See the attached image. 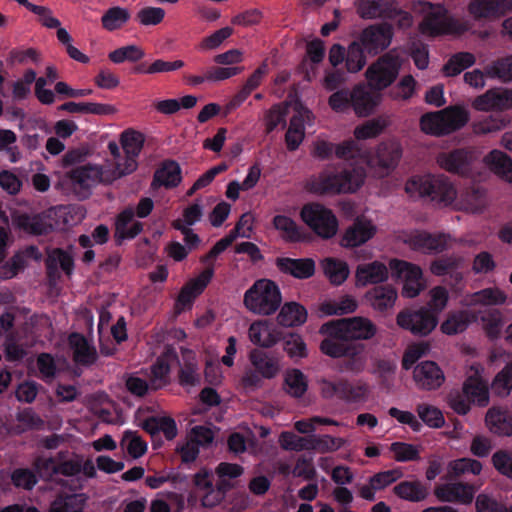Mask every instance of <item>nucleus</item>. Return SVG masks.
Returning <instances> with one entry per match:
<instances>
[{
  "label": "nucleus",
  "mask_w": 512,
  "mask_h": 512,
  "mask_svg": "<svg viewBox=\"0 0 512 512\" xmlns=\"http://www.w3.org/2000/svg\"><path fill=\"white\" fill-rule=\"evenodd\" d=\"M365 178L366 172L361 166H338L312 177L307 182V188L319 195L354 193L363 185Z\"/></svg>",
  "instance_id": "1"
},
{
  "label": "nucleus",
  "mask_w": 512,
  "mask_h": 512,
  "mask_svg": "<svg viewBox=\"0 0 512 512\" xmlns=\"http://www.w3.org/2000/svg\"><path fill=\"white\" fill-rule=\"evenodd\" d=\"M405 191L441 206H448L457 198L454 184L444 174L413 176L406 182Z\"/></svg>",
  "instance_id": "2"
},
{
  "label": "nucleus",
  "mask_w": 512,
  "mask_h": 512,
  "mask_svg": "<svg viewBox=\"0 0 512 512\" xmlns=\"http://www.w3.org/2000/svg\"><path fill=\"white\" fill-rule=\"evenodd\" d=\"M421 12L424 13L419 29L423 35L438 37L442 35H462L470 28L465 21L451 16L441 4L419 2Z\"/></svg>",
  "instance_id": "3"
},
{
  "label": "nucleus",
  "mask_w": 512,
  "mask_h": 512,
  "mask_svg": "<svg viewBox=\"0 0 512 512\" xmlns=\"http://www.w3.org/2000/svg\"><path fill=\"white\" fill-rule=\"evenodd\" d=\"M320 332L327 335L320 344V350L323 354L332 358H345V370L360 372L363 369V345L349 341L343 333L332 334V330L326 327V323L321 326Z\"/></svg>",
  "instance_id": "4"
},
{
  "label": "nucleus",
  "mask_w": 512,
  "mask_h": 512,
  "mask_svg": "<svg viewBox=\"0 0 512 512\" xmlns=\"http://www.w3.org/2000/svg\"><path fill=\"white\" fill-rule=\"evenodd\" d=\"M282 296L278 285L269 279H259L245 292V307L259 315H271L281 305Z\"/></svg>",
  "instance_id": "5"
},
{
  "label": "nucleus",
  "mask_w": 512,
  "mask_h": 512,
  "mask_svg": "<svg viewBox=\"0 0 512 512\" xmlns=\"http://www.w3.org/2000/svg\"><path fill=\"white\" fill-rule=\"evenodd\" d=\"M252 368H246L241 378V385L248 390H257L263 385V379H273L280 372L279 359L261 349H252L249 353Z\"/></svg>",
  "instance_id": "6"
},
{
  "label": "nucleus",
  "mask_w": 512,
  "mask_h": 512,
  "mask_svg": "<svg viewBox=\"0 0 512 512\" xmlns=\"http://www.w3.org/2000/svg\"><path fill=\"white\" fill-rule=\"evenodd\" d=\"M401 64L399 55L393 51L380 56L365 72L370 89L380 93L389 87L396 80Z\"/></svg>",
  "instance_id": "7"
},
{
  "label": "nucleus",
  "mask_w": 512,
  "mask_h": 512,
  "mask_svg": "<svg viewBox=\"0 0 512 512\" xmlns=\"http://www.w3.org/2000/svg\"><path fill=\"white\" fill-rule=\"evenodd\" d=\"M300 216L303 222L323 239L332 238L338 231V220L335 214L320 203L305 204Z\"/></svg>",
  "instance_id": "8"
},
{
  "label": "nucleus",
  "mask_w": 512,
  "mask_h": 512,
  "mask_svg": "<svg viewBox=\"0 0 512 512\" xmlns=\"http://www.w3.org/2000/svg\"><path fill=\"white\" fill-rule=\"evenodd\" d=\"M397 325L414 336H428L438 325V317L431 309L421 306L405 308L396 316Z\"/></svg>",
  "instance_id": "9"
},
{
  "label": "nucleus",
  "mask_w": 512,
  "mask_h": 512,
  "mask_svg": "<svg viewBox=\"0 0 512 512\" xmlns=\"http://www.w3.org/2000/svg\"><path fill=\"white\" fill-rule=\"evenodd\" d=\"M320 392L323 398H337L346 403H358L366 400L369 389L365 383H352L345 378L319 380Z\"/></svg>",
  "instance_id": "10"
},
{
  "label": "nucleus",
  "mask_w": 512,
  "mask_h": 512,
  "mask_svg": "<svg viewBox=\"0 0 512 512\" xmlns=\"http://www.w3.org/2000/svg\"><path fill=\"white\" fill-rule=\"evenodd\" d=\"M394 29L392 24L381 22L365 27L355 39L370 56H377L392 43Z\"/></svg>",
  "instance_id": "11"
},
{
  "label": "nucleus",
  "mask_w": 512,
  "mask_h": 512,
  "mask_svg": "<svg viewBox=\"0 0 512 512\" xmlns=\"http://www.w3.org/2000/svg\"><path fill=\"white\" fill-rule=\"evenodd\" d=\"M108 172L106 167L85 165L72 169L67 176L78 197L86 199L91 194V188L97 183H110Z\"/></svg>",
  "instance_id": "12"
},
{
  "label": "nucleus",
  "mask_w": 512,
  "mask_h": 512,
  "mask_svg": "<svg viewBox=\"0 0 512 512\" xmlns=\"http://www.w3.org/2000/svg\"><path fill=\"white\" fill-rule=\"evenodd\" d=\"M326 327L332 330V334L343 333L351 342L355 340H370L377 333V326L368 318L354 316L332 320L326 323Z\"/></svg>",
  "instance_id": "13"
},
{
  "label": "nucleus",
  "mask_w": 512,
  "mask_h": 512,
  "mask_svg": "<svg viewBox=\"0 0 512 512\" xmlns=\"http://www.w3.org/2000/svg\"><path fill=\"white\" fill-rule=\"evenodd\" d=\"M449 236L444 233L431 234L415 230L404 236V243L411 249L423 253H440L446 250Z\"/></svg>",
  "instance_id": "14"
},
{
  "label": "nucleus",
  "mask_w": 512,
  "mask_h": 512,
  "mask_svg": "<svg viewBox=\"0 0 512 512\" xmlns=\"http://www.w3.org/2000/svg\"><path fill=\"white\" fill-rule=\"evenodd\" d=\"M472 160V152L464 148L443 152L437 157V163L442 169L461 176H467L470 173Z\"/></svg>",
  "instance_id": "15"
},
{
  "label": "nucleus",
  "mask_w": 512,
  "mask_h": 512,
  "mask_svg": "<svg viewBox=\"0 0 512 512\" xmlns=\"http://www.w3.org/2000/svg\"><path fill=\"white\" fill-rule=\"evenodd\" d=\"M475 487L469 483H446L434 489L438 500L449 503L470 504L474 499Z\"/></svg>",
  "instance_id": "16"
},
{
  "label": "nucleus",
  "mask_w": 512,
  "mask_h": 512,
  "mask_svg": "<svg viewBox=\"0 0 512 512\" xmlns=\"http://www.w3.org/2000/svg\"><path fill=\"white\" fill-rule=\"evenodd\" d=\"M413 378L420 389L428 391L440 388L445 381L443 371L433 361H423L416 365Z\"/></svg>",
  "instance_id": "17"
},
{
  "label": "nucleus",
  "mask_w": 512,
  "mask_h": 512,
  "mask_svg": "<svg viewBox=\"0 0 512 512\" xmlns=\"http://www.w3.org/2000/svg\"><path fill=\"white\" fill-rule=\"evenodd\" d=\"M13 221L20 231L29 235H47L54 230V225L45 212L37 214L21 213L14 217Z\"/></svg>",
  "instance_id": "18"
},
{
  "label": "nucleus",
  "mask_w": 512,
  "mask_h": 512,
  "mask_svg": "<svg viewBox=\"0 0 512 512\" xmlns=\"http://www.w3.org/2000/svg\"><path fill=\"white\" fill-rule=\"evenodd\" d=\"M313 120V114L307 108L301 107L291 117L289 127L285 134V143L289 151H295L299 148L305 138V123L310 124Z\"/></svg>",
  "instance_id": "19"
},
{
  "label": "nucleus",
  "mask_w": 512,
  "mask_h": 512,
  "mask_svg": "<svg viewBox=\"0 0 512 512\" xmlns=\"http://www.w3.org/2000/svg\"><path fill=\"white\" fill-rule=\"evenodd\" d=\"M512 11V0H472L468 12L475 20L496 18Z\"/></svg>",
  "instance_id": "20"
},
{
  "label": "nucleus",
  "mask_w": 512,
  "mask_h": 512,
  "mask_svg": "<svg viewBox=\"0 0 512 512\" xmlns=\"http://www.w3.org/2000/svg\"><path fill=\"white\" fill-rule=\"evenodd\" d=\"M472 106L479 111H502L509 109L512 107V90L490 89L484 94L477 96Z\"/></svg>",
  "instance_id": "21"
},
{
  "label": "nucleus",
  "mask_w": 512,
  "mask_h": 512,
  "mask_svg": "<svg viewBox=\"0 0 512 512\" xmlns=\"http://www.w3.org/2000/svg\"><path fill=\"white\" fill-rule=\"evenodd\" d=\"M389 277V271L380 261L359 264L355 271V284L357 287L376 285L385 282Z\"/></svg>",
  "instance_id": "22"
},
{
  "label": "nucleus",
  "mask_w": 512,
  "mask_h": 512,
  "mask_svg": "<svg viewBox=\"0 0 512 512\" xmlns=\"http://www.w3.org/2000/svg\"><path fill=\"white\" fill-rule=\"evenodd\" d=\"M397 297V290L390 284L374 286L364 295L366 303L378 312H386L392 309Z\"/></svg>",
  "instance_id": "23"
},
{
  "label": "nucleus",
  "mask_w": 512,
  "mask_h": 512,
  "mask_svg": "<svg viewBox=\"0 0 512 512\" xmlns=\"http://www.w3.org/2000/svg\"><path fill=\"white\" fill-rule=\"evenodd\" d=\"M375 233L376 227L370 221L357 219L346 229L340 244L345 248L358 247L370 240Z\"/></svg>",
  "instance_id": "24"
},
{
  "label": "nucleus",
  "mask_w": 512,
  "mask_h": 512,
  "mask_svg": "<svg viewBox=\"0 0 512 512\" xmlns=\"http://www.w3.org/2000/svg\"><path fill=\"white\" fill-rule=\"evenodd\" d=\"M275 264L279 271L297 279H308L315 273V262L311 258L278 257Z\"/></svg>",
  "instance_id": "25"
},
{
  "label": "nucleus",
  "mask_w": 512,
  "mask_h": 512,
  "mask_svg": "<svg viewBox=\"0 0 512 512\" xmlns=\"http://www.w3.org/2000/svg\"><path fill=\"white\" fill-rule=\"evenodd\" d=\"M135 218L134 207L124 208L115 220V237L118 240L133 239L143 230V223Z\"/></svg>",
  "instance_id": "26"
},
{
  "label": "nucleus",
  "mask_w": 512,
  "mask_h": 512,
  "mask_svg": "<svg viewBox=\"0 0 512 512\" xmlns=\"http://www.w3.org/2000/svg\"><path fill=\"white\" fill-rule=\"evenodd\" d=\"M380 101L381 94L375 90H368L360 84L353 88L352 109L359 117H366L372 114Z\"/></svg>",
  "instance_id": "27"
},
{
  "label": "nucleus",
  "mask_w": 512,
  "mask_h": 512,
  "mask_svg": "<svg viewBox=\"0 0 512 512\" xmlns=\"http://www.w3.org/2000/svg\"><path fill=\"white\" fill-rule=\"evenodd\" d=\"M69 344L73 350V361L82 366L93 365L98 358L96 348L89 344L83 334L72 333L69 336Z\"/></svg>",
  "instance_id": "28"
},
{
  "label": "nucleus",
  "mask_w": 512,
  "mask_h": 512,
  "mask_svg": "<svg viewBox=\"0 0 512 512\" xmlns=\"http://www.w3.org/2000/svg\"><path fill=\"white\" fill-rule=\"evenodd\" d=\"M430 486L420 480H404L393 487V493L400 499L419 503L429 496Z\"/></svg>",
  "instance_id": "29"
},
{
  "label": "nucleus",
  "mask_w": 512,
  "mask_h": 512,
  "mask_svg": "<svg viewBox=\"0 0 512 512\" xmlns=\"http://www.w3.org/2000/svg\"><path fill=\"white\" fill-rule=\"evenodd\" d=\"M282 333L267 321H256L250 325L249 338L250 341L261 347H272L282 338Z\"/></svg>",
  "instance_id": "30"
},
{
  "label": "nucleus",
  "mask_w": 512,
  "mask_h": 512,
  "mask_svg": "<svg viewBox=\"0 0 512 512\" xmlns=\"http://www.w3.org/2000/svg\"><path fill=\"white\" fill-rule=\"evenodd\" d=\"M490 432L498 436H512V414L499 407H491L485 416Z\"/></svg>",
  "instance_id": "31"
},
{
  "label": "nucleus",
  "mask_w": 512,
  "mask_h": 512,
  "mask_svg": "<svg viewBox=\"0 0 512 512\" xmlns=\"http://www.w3.org/2000/svg\"><path fill=\"white\" fill-rule=\"evenodd\" d=\"M402 156V149L395 142L381 143L376 151L374 163L383 170L384 174H389L396 168Z\"/></svg>",
  "instance_id": "32"
},
{
  "label": "nucleus",
  "mask_w": 512,
  "mask_h": 512,
  "mask_svg": "<svg viewBox=\"0 0 512 512\" xmlns=\"http://www.w3.org/2000/svg\"><path fill=\"white\" fill-rule=\"evenodd\" d=\"M394 0H356V12L365 20L386 19Z\"/></svg>",
  "instance_id": "33"
},
{
  "label": "nucleus",
  "mask_w": 512,
  "mask_h": 512,
  "mask_svg": "<svg viewBox=\"0 0 512 512\" xmlns=\"http://www.w3.org/2000/svg\"><path fill=\"white\" fill-rule=\"evenodd\" d=\"M58 266L63 270V272L70 276L74 271V258L71 252L64 250L62 248H53L48 252L46 259V268L49 276L54 275Z\"/></svg>",
  "instance_id": "34"
},
{
  "label": "nucleus",
  "mask_w": 512,
  "mask_h": 512,
  "mask_svg": "<svg viewBox=\"0 0 512 512\" xmlns=\"http://www.w3.org/2000/svg\"><path fill=\"white\" fill-rule=\"evenodd\" d=\"M320 265L324 275L328 278L330 283L335 286L343 284L350 274L348 264L337 258H324Z\"/></svg>",
  "instance_id": "35"
},
{
  "label": "nucleus",
  "mask_w": 512,
  "mask_h": 512,
  "mask_svg": "<svg viewBox=\"0 0 512 512\" xmlns=\"http://www.w3.org/2000/svg\"><path fill=\"white\" fill-rule=\"evenodd\" d=\"M306 319V309L296 302L285 303L277 316L278 324L284 327L300 326Z\"/></svg>",
  "instance_id": "36"
},
{
  "label": "nucleus",
  "mask_w": 512,
  "mask_h": 512,
  "mask_svg": "<svg viewBox=\"0 0 512 512\" xmlns=\"http://www.w3.org/2000/svg\"><path fill=\"white\" fill-rule=\"evenodd\" d=\"M84 494H59L50 504L49 512H80L86 505Z\"/></svg>",
  "instance_id": "37"
},
{
  "label": "nucleus",
  "mask_w": 512,
  "mask_h": 512,
  "mask_svg": "<svg viewBox=\"0 0 512 512\" xmlns=\"http://www.w3.org/2000/svg\"><path fill=\"white\" fill-rule=\"evenodd\" d=\"M273 225L277 230L282 232V237L285 241L296 243L306 239L302 229L288 216L276 215L273 218Z\"/></svg>",
  "instance_id": "38"
},
{
  "label": "nucleus",
  "mask_w": 512,
  "mask_h": 512,
  "mask_svg": "<svg viewBox=\"0 0 512 512\" xmlns=\"http://www.w3.org/2000/svg\"><path fill=\"white\" fill-rule=\"evenodd\" d=\"M490 169L505 180L512 181V160L500 150H492L486 157Z\"/></svg>",
  "instance_id": "39"
},
{
  "label": "nucleus",
  "mask_w": 512,
  "mask_h": 512,
  "mask_svg": "<svg viewBox=\"0 0 512 512\" xmlns=\"http://www.w3.org/2000/svg\"><path fill=\"white\" fill-rule=\"evenodd\" d=\"M446 135L464 127L469 121L467 110L460 106H449L442 109Z\"/></svg>",
  "instance_id": "40"
},
{
  "label": "nucleus",
  "mask_w": 512,
  "mask_h": 512,
  "mask_svg": "<svg viewBox=\"0 0 512 512\" xmlns=\"http://www.w3.org/2000/svg\"><path fill=\"white\" fill-rule=\"evenodd\" d=\"M468 399L480 407H485L489 403V390L487 385L478 378H468L462 388Z\"/></svg>",
  "instance_id": "41"
},
{
  "label": "nucleus",
  "mask_w": 512,
  "mask_h": 512,
  "mask_svg": "<svg viewBox=\"0 0 512 512\" xmlns=\"http://www.w3.org/2000/svg\"><path fill=\"white\" fill-rule=\"evenodd\" d=\"M283 387L291 397L300 398L306 393L308 382L301 370L291 369L285 374Z\"/></svg>",
  "instance_id": "42"
},
{
  "label": "nucleus",
  "mask_w": 512,
  "mask_h": 512,
  "mask_svg": "<svg viewBox=\"0 0 512 512\" xmlns=\"http://www.w3.org/2000/svg\"><path fill=\"white\" fill-rule=\"evenodd\" d=\"M485 190L479 185H470L460 193V200L465 209L479 212L485 205Z\"/></svg>",
  "instance_id": "43"
},
{
  "label": "nucleus",
  "mask_w": 512,
  "mask_h": 512,
  "mask_svg": "<svg viewBox=\"0 0 512 512\" xmlns=\"http://www.w3.org/2000/svg\"><path fill=\"white\" fill-rule=\"evenodd\" d=\"M392 275L402 280L423 281L421 268L410 262L392 259L389 263Z\"/></svg>",
  "instance_id": "44"
},
{
  "label": "nucleus",
  "mask_w": 512,
  "mask_h": 512,
  "mask_svg": "<svg viewBox=\"0 0 512 512\" xmlns=\"http://www.w3.org/2000/svg\"><path fill=\"white\" fill-rule=\"evenodd\" d=\"M476 58L470 52H458L453 54L443 66V72L446 76H457L463 70L473 66Z\"/></svg>",
  "instance_id": "45"
},
{
  "label": "nucleus",
  "mask_w": 512,
  "mask_h": 512,
  "mask_svg": "<svg viewBox=\"0 0 512 512\" xmlns=\"http://www.w3.org/2000/svg\"><path fill=\"white\" fill-rule=\"evenodd\" d=\"M366 51L361 47V45L353 40L346 51L345 57V67L349 73H357L361 71L366 63Z\"/></svg>",
  "instance_id": "46"
},
{
  "label": "nucleus",
  "mask_w": 512,
  "mask_h": 512,
  "mask_svg": "<svg viewBox=\"0 0 512 512\" xmlns=\"http://www.w3.org/2000/svg\"><path fill=\"white\" fill-rule=\"evenodd\" d=\"M469 323V313L465 310H461L449 313L440 328L444 334L454 335L465 331Z\"/></svg>",
  "instance_id": "47"
},
{
  "label": "nucleus",
  "mask_w": 512,
  "mask_h": 512,
  "mask_svg": "<svg viewBox=\"0 0 512 512\" xmlns=\"http://www.w3.org/2000/svg\"><path fill=\"white\" fill-rule=\"evenodd\" d=\"M481 471V462L472 458H459L448 464V474L450 478H457L467 473L479 475Z\"/></svg>",
  "instance_id": "48"
},
{
  "label": "nucleus",
  "mask_w": 512,
  "mask_h": 512,
  "mask_svg": "<svg viewBox=\"0 0 512 512\" xmlns=\"http://www.w3.org/2000/svg\"><path fill=\"white\" fill-rule=\"evenodd\" d=\"M182 180V168L179 163L174 160H162V187L174 189Z\"/></svg>",
  "instance_id": "49"
},
{
  "label": "nucleus",
  "mask_w": 512,
  "mask_h": 512,
  "mask_svg": "<svg viewBox=\"0 0 512 512\" xmlns=\"http://www.w3.org/2000/svg\"><path fill=\"white\" fill-rule=\"evenodd\" d=\"M120 446L134 459L140 458L147 451L146 442L136 432L130 430L123 433Z\"/></svg>",
  "instance_id": "50"
},
{
  "label": "nucleus",
  "mask_w": 512,
  "mask_h": 512,
  "mask_svg": "<svg viewBox=\"0 0 512 512\" xmlns=\"http://www.w3.org/2000/svg\"><path fill=\"white\" fill-rule=\"evenodd\" d=\"M10 480L14 487L31 491L39 482L37 473L33 468H15L10 474Z\"/></svg>",
  "instance_id": "51"
},
{
  "label": "nucleus",
  "mask_w": 512,
  "mask_h": 512,
  "mask_svg": "<svg viewBox=\"0 0 512 512\" xmlns=\"http://www.w3.org/2000/svg\"><path fill=\"white\" fill-rule=\"evenodd\" d=\"M442 110L436 112H429L421 116L420 127L421 130L429 135L444 136L446 135L444 121L442 118Z\"/></svg>",
  "instance_id": "52"
},
{
  "label": "nucleus",
  "mask_w": 512,
  "mask_h": 512,
  "mask_svg": "<svg viewBox=\"0 0 512 512\" xmlns=\"http://www.w3.org/2000/svg\"><path fill=\"white\" fill-rule=\"evenodd\" d=\"M214 474L212 470L203 467L193 477L195 493L201 498L204 506V497L214 490Z\"/></svg>",
  "instance_id": "53"
},
{
  "label": "nucleus",
  "mask_w": 512,
  "mask_h": 512,
  "mask_svg": "<svg viewBox=\"0 0 512 512\" xmlns=\"http://www.w3.org/2000/svg\"><path fill=\"white\" fill-rule=\"evenodd\" d=\"M489 78H497L503 82L512 80V56L498 59L485 67Z\"/></svg>",
  "instance_id": "54"
},
{
  "label": "nucleus",
  "mask_w": 512,
  "mask_h": 512,
  "mask_svg": "<svg viewBox=\"0 0 512 512\" xmlns=\"http://www.w3.org/2000/svg\"><path fill=\"white\" fill-rule=\"evenodd\" d=\"M130 19V13L127 9L121 7L109 8L102 16V26L108 31L119 29Z\"/></svg>",
  "instance_id": "55"
},
{
  "label": "nucleus",
  "mask_w": 512,
  "mask_h": 512,
  "mask_svg": "<svg viewBox=\"0 0 512 512\" xmlns=\"http://www.w3.org/2000/svg\"><path fill=\"white\" fill-rule=\"evenodd\" d=\"M459 266V259L455 256H444L435 259L431 262L430 271L436 276H444L449 273L455 274L456 280H461L462 276L460 273L455 272Z\"/></svg>",
  "instance_id": "56"
},
{
  "label": "nucleus",
  "mask_w": 512,
  "mask_h": 512,
  "mask_svg": "<svg viewBox=\"0 0 512 512\" xmlns=\"http://www.w3.org/2000/svg\"><path fill=\"white\" fill-rule=\"evenodd\" d=\"M279 443L281 448L287 451L309 450L310 435L301 437L291 431H283L279 436Z\"/></svg>",
  "instance_id": "57"
},
{
  "label": "nucleus",
  "mask_w": 512,
  "mask_h": 512,
  "mask_svg": "<svg viewBox=\"0 0 512 512\" xmlns=\"http://www.w3.org/2000/svg\"><path fill=\"white\" fill-rule=\"evenodd\" d=\"M144 143L143 134L134 130H125L121 134L122 148L127 155L138 157Z\"/></svg>",
  "instance_id": "58"
},
{
  "label": "nucleus",
  "mask_w": 512,
  "mask_h": 512,
  "mask_svg": "<svg viewBox=\"0 0 512 512\" xmlns=\"http://www.w3.org/2000/svg\"><path fill=\"white\" fill-rule=\"evenodd\" d=\"M353 102V89L341 88L333 91L328 98V105L330 108L337 112H345L352 108Z\"/></svg>",
  "instance_id": "59"
},
{
  "label": "nucleus",
  "mask_w": 512,
  "mask_h": 512,
  "mask_svg": "<svg viewBox=\"0 0 512 512\" xmlns=\"http://www.w3.org/2000/svg\"><path fill=\"white\" fill-rule=\"evenodd\" d=\"M57 462L52 456L38 455L32 461V468L37 473L38 479L49 480L56 475Z\"/></svg>",
  "instance_id": "60"
},
{
  "label": "nucleus",
  "mask_w": 512,
  "mask_h": 512,
  "mask_svg": "<svg viewBox=\"0 0 512 512\" xmlns=\"http://www.w3.org/2000/svg\"><path fill=\"white\" fill-rule=\"evenodd\" d=\"M416 411L420 419L429 427L441 428L445 423L442 412L432 405L419 404Z\"/></svg>",
  "instance_id": "61"
},
{
  "label": "nucleus",
  "mask_w": 512,
  "mask_h": 512,
  "mask_svg": "<svg viewBox=\"0 0 512 512\" xmlns=\"http://www.w3.org/2000/svg\"><path fill=\"white\" fill-rule=\"evenodd\" d=\"M394 459L398 462L417 461L420 459V452L416 446L405 442H393L390 445Z\"/></svg>",
  "instance_id": "62"
},
{
  "label": "nucleus",
  "mask_w": 512,
  "mask_h": 512,
  "mask_svg": "<svg viewBox=\"0 0 512 512\" xmlns=\"http://www.w3.org/2000/svg\"><path fill=\"white\" fill-rule=\"evenodd\" d=\"M492 389L499 395H507L512 389V364L506 365L494 378Z\"/></svg>",
  "instance_id": "63"
},
{
  "label": "nucleus",
  "mask_w": 512,
  "mask_h": 512,
  "mask_svg": "<svg viewBox=\"0 0 512 512\" xmlns=\"http://www.w3.org/2000/svg\"><path fill=\"white\" fill-rule=\"evenodd\" d=\"M494 468L503 476L512 479V453L507 450L496 451L491 458Z\"/></svg>",
  "instance_id": "64"
}]
</instances>
